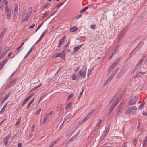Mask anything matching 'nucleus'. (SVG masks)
<instances>
[{
    "label": "nucleus",
    "instance_id": "nucleus-30",
    "mask_svg": "<svg viewBox=\"0 0 147 147\" xmlns=\"http://www.w3.org/2000/svg\"><path fill=\"white\" fill-rule=\"evenodd\" d=\"M119 46L118 45L116 46L115 49L114 50L113 52V53H117V52L118 51V50L119 49Z\"/></svg>",
    "mask_w": 147,
    "mask_h": 147
},
{
    "label": "nucleus",
    "instance_id": "nucleus-24",
    "mask_svg": "<svg viewBox=\"0 0 147 147\" xmlns=\"http://www.w3.org/2000/svg\"><path fill=\"white\" fill-rule=\"evenodd\" d=\"M101 122L102 120L101 119H99L98 121V122L97 123L95 126L98 127L99 128L100 126V125Z\"/></svg>",
    "mask_w": 147,
    "mask_h": 147
},
{
    "label": "nucleus",
    "instance_id": "nucleus-44",
    "mask_svg": "<svg viewBox=\"0 0 147 147\" xmlns=\"http://www.w3.org/2000/svg\"><path fill=\"white\" fill-rule=\"evenodd\" d=\"M74 96V94H69L67 98V100H69L71 98H72L73 96Z\"/></svg>",
    "mask_w": 147,
    "mask_h": 147
},
{
    "label": "nucleus",
    "instance_id": "nucleus-37",
    "mask_svg": "<svg viewBox=\"0 0 147 147\" xmlns=\"http://www.w3.org/2000/svg\"><path fill=\"white\" fill-rule=\"evenodd\" d=\"M21 121V117H20L15 123V126H17L18 124H19Z\"/></svg>",
    "mask_w": 147,
    "mask_h": 147
},
{
    "label": "nucleus",
    "instance_id": "nucleus-45",
    "mask_svg": "<svg viewBox=\"0 0 147 147\" xmlns=\"http://www.w3.org/2000/svg\"><path fill=\"white\" fill-rule=\"evenodd\" d=\"M5 29H4L0 34V37H2L4 34Z\"/></svg>",
    "mask_w": 147,
    "mask_h": 147
},
{
    "label": "nucleus",
    "instance_id": "nucleus-59",
    "mask_svg": "<svg viewBox=\"0 0 147 147\" xmlns=\"http://www.w3.org/2000/svg\"><path fill=\"white\" fill-rule=\"evenodd\" d=\"M92 71V70L91 69H89L88 70L87 75H89Z\"/></svg>",
    "mask_w": 147,
    "mask_h": 147
},
{
    "label": "nucleus",
    "instance_id": "nucleus-25",
    "mask_svg": "<svg viewBox=\"0 0 147 147\" xmlns=\"http://www.w3.org/2000/svg\"><path fill=\"white\" fill-rule=\"evenodd\" d=\"M7 59H5L4 61H3L1 64V67L0 69H1L3 66L4 64L7 62Z\"/></svg>",
    "mask_w": 147,
    "mask_h": 147
},
{
    "label": "nucleus",
    "instance_id": "nucleus-40",
    "mask_svg": "<svg viewBox=\"0 0 147 147\" xmlns=\"http://www.w3.org/2000/svg\"><path fill=\"white\" fill-rule=\"evenodd\" d=\"M119 59H119V58L116 59L114 61V62L113 63V64H114L116 65V64H117V63L119 61Z\"/></svg>",
    "mask_w": 147,
    "mask_h": 147
},
{
    "label": "nucleus",
    "instance_id": "nucleus-19",
    "mask_svg": "<svg viewBox=\"0 0 147 147\" xmlns=\"http://www.w3.org/2000/svg\"><path fill=\"white\" fill-rule=\"evenodd\" d=\"M109 129L108 128H107L106 129L104 132V135H103V138L105 137L107 135V134L109 132Z\"/></svg>",
    "mask_w": 147,
    "mask_h": 147
},
{
    "label": "nucleus",
    "instance_id": "nucleus-43",
    "mask_svg": "<svg viewBox=\"0 0 147 147\" xmlns=\"http://www.w3.org/2000/svg\"><path fill=\"white\" fill-rule=\"evenodd\" d=\"M144 102H143V103L141 104L139 107V109H142L144 105Z\"/></svg>",
    "mask_w": 147,
    "mask_h": 147
},
{
    "label": "nucleus",
    "instance_id": "nucleus-31",
    "mask_svg": "<svg viewBox=\"0 0 147 147\" xmlns=\"http://www.w3.org/2000/svg\"><path fill=\"white\" fill-rule=\"evenodd\" d=\"M71 103H68L66 106L65 109L66 110H68L70 108L71 106Z\"/></svg>",
    "mask_w": 147,
    "mask_h": 147
},
{
    "label": "nucleus",
    "instance_id": "nucleus-7",
    "mask_svg": "<svg viewBox=\"0 0 147 147\" xmlns=\"http://www.w3.org/2000/svg\"><path fill=\"white\" fill-rule=\"evenodd\" d=\"M30 14L28 13H26V15L25 16V18H24V19H22V22H23L24 21H27L28 20L29 18L30 17Z\"/></svg>",
    "mask_w": 147,
    "mask_h": 147
},
{
    "label": "nucleus",
    "instance_id": "nucleus-20",
    "mask_svg": "<svg viewBox=\"0 0 147 147\" xmlns=\"http://www.w3.org/2000/svg\"><path fill=\"white\" fill-rule=\"evenodd\" d=\"M145 72H139L136 76L135 77H140L142 75L144 74H145Z\"/></svg>",
    "mask_w": 147,
    "mask_h": 147
},
{
    "label": "nucleus",
    "instance_id": "nucleus-38",
    "mask_svg": "<svg viewBox=\"0 0 147 147\" xmlns=\"http://www.w3.org/2000/svg\"><path fill=\"white\" fill-rule=\"evenodd\" d=\"M143 60V58H141L137 64H138L139 66H140V65L142 63Z\"/></svg>",
    "mask_w": 147,
    "mask_h": 147
},
{
    "label": "nucleus",
    "instance_id": "nucleus-35",
    "mask_svg": "<svg viewBox=\"0 0 147 147\" xmlns=\"http://www.w3.org/2000/svg\"><path fill=\"white\" fill-rule=\"evenodd\" d=\"M123 74V73L122 72V71H121L119 74L117 75V78H119Z\"/></svg>",
    "mask_w": 147,
    "mask_h": 147
},
{
    "label": "nucleus",
    "instance_id": "nucleus-51",
    "mask_svg": "<svg viewBox=\"0 0 147 147\" xmlns=\"http://www.w3.org/2000/svg\"><path fill=\"white\" fill-rule=\"evenodd\" d=\"M47 95V94H43L40 97V101L42 100L44 97L46 96Z\"/></svg>",
    "mask_w": 147,
    "mask_h": 147
},
{
    "label": "nucleus",
    "instance_id": "nucleus-32",
    "mask_svg": "<svg viewBox=\"0 0 147 147\" xmlns=\"http://www.w3.org/2000/svg\"><path fill=\"white\" fill-rule=\"evenodd\" d=\"M7 52V51H6L5 52L2 53L1 54V55H0V59H1V58L4 57L5 56Z\"/></svg>",
    "mask_w": 147,
    "mask_h": 147
},
{
    "label": "nucleus",
    "instance_id": "nucleus-21",
    "mask_svg": "<svg viewBox=\"0 0 147 147\" xmlns=\"http://www.w3.org/2000/svg\"><path fill=\"white\" fill-rule=\"evenodd\" d=\"M5 5L4 7L6 13L11 12L10 10L9 9L8 5L7 4L6 5Z\"/></svg>",
    "mask_w": 147,
    "mask_h": 147
},
{
    "label": "nucleus",
    "instance_id": "nucleus-57",
    "mask_svg": "<svg viewBox=\"0 0 147 147\" xmlns=\"http://www.w3.org/2000/svg\"><path fill=\"white\" fill-rule=\"evenodd\" d=\"M136 142H137V140L136 139H134L133 140V145H135V146H136Z\"/></svg>",
    "mask_w": 147,
    "mask_h": 147
},
{
    "label": "nucleus",
    "instance_id": "nucleus-16",
    "mask_svg": "<svg viewBox=\"0 0 147 147\" xmlns=\"http://www.w3.org/2000/svg\"><path fill=\"white\" fill-rule=\"evenodd\" d=\"M7 104V103L1 109L0 111V113L1 114H2L4 111L5 108L6 107V106Z\"/></svg>",
    "mask_w": 147,
    "mask_h": 147
},
{
    "label": "nucleus",
    "instance_id": "nucleus-33",
    "mask_svg": "<svg viewBox=\"0 0 147 147\" xmlns=\"http://www.w3.org/2000/svg\"><path fill=\"white\" fill-rule=\"evenodd\" d=\"M125 32V30L124 29H123L122 31L120 32V35H121L122 36H123L124 35Z\"/></svg>",
    "mask_w": 147,
    "mask_h": 147
},
{
    "label": "nucleus",
    "instance_id": "nucleus-29",
    "mask_svg": "<svg viewBox=\"0 0 147 147\" xmlns=\"http://www.w3.org/2000/svg\"><path fill=\"white\" fill-rule=\"evenodd\" d=\"M123 108L122 106H119L118 107L117 110V111L121 112Z\"/></svg>",
    "mask_w": 147,
    "mask_h": 147
},
{
    "label": "nucleus",
    "instance_id": "nucleus-52",
    "mask_svg": "<svg viewBox=\"0 0 147 147\" xmlns=\"http://www.w3.org/2000/svg\"><path fill=\"white\" fill-rule=\"evenodd\" d=\"M90 27L92 29H94L95 28H96V25L95 24L92 25H91Z\"/></svg>",
    "mask_w": 147,
    "mask_h": 147
},
{
    "label": "nucleus",
    "instance_id": "nucleus-63",
    "mask_svg": "<svg viewBox=\"0 0 147 147\" xmlns=\"http://www.w3.org/2000/svg\"><path fill=\"white\" fill-rule=\"evenodd\" d=\"M35 26V24L34 23L33 24H32L29 28L30 29H31L32 28H34Z\"/></svg>",
    "mask_w": 147,
    "mask_h": 147
},
{
    "label": "nucleus",
    "instance_id": "nucleus-26",
    "mask_svg": "<svg viewBox=\"0 0 147 147\" xmlns=\"http://www.w3.org/2000/svg\"><path fill=\"white\" fill-rule=\"evenodd\" d=\"M33 46H32L31 48L28 51V52L27 54H26V55H25V56L24 57V59L32 51V49H33Z\"/></svg>",
    "mask_w": 147,
    "mask_h": 147
},
{
    "label": "nucleus",
    "instance_id": "nucleus-13",
    "mask_svg": "<svg viewBox=\"0 0 147 147\" xmlns=\"http://www.w3.org/2000/svg\"><path fill=\"white\" fill-rule=\"evenodd\" d=\"M121 100V96H119L116 99V101L115 102L114 104L113 105L115 107L116 105Z\"/></svg>",
    "mask_w": 147,
    "mask_h": 147
},
{
    "label": "nucleus",
    "instance_id": "nucleus-46",
    "mask_svg": "<svg viewBox=\"0 0 147 147\" xmlns=\"http://www.w3.org/2000/svg\"><path fill=\"white\" fill-rule=\"evenodd\" d=\"M43 23V22H42L41 24H40L38 26V27L37 28L36 30V31H35V32H36L41 27L42 25V24Z\"/></svg>",
    "mask_w": 147,
    "mask_h": 147
},
{
    "label": "nucleus",
    "instance_id": "nucleus-5",
    "mask_svg": "<svg viewBox=\"0 0 147 147\" xmlns=\"http://www.w3.org/2000/svg\"><path fill=\"white\" fill-rule=\"evenodd\" d=\"M15 82V79L10 81L8 84H7L5 87V88L7 89L10 88L13 84Z\"/></svg>",
    "mask_w": 147,
    "mask_h": 147
},
{
    "label": "nucleus",
    "instance_id": "nucleus-23",
    "mask_svg": "<svg viewBox=\"0 0 147 147\" xmlns=\"http://www.w3.org/2000/svg\"><path fill=\"white\" fill-rule=\"evenodd\" d=\"M7 15V19L9 21V20L11 16V12L6 13Z\"/></svg>",
    "mask_w": 147,
    "mask_h": 147
},
{
    "label": "nucleus",
    "instance_id": "nucleus-28",
    "mask_svg": "<svg viewBox=\"0 0 147 147\" xmlns=\"http://www.w3.org/2000/svg\"><path fill=\"white\" fill-rule=\"evenodd\" d=\"M35 100L34 99H33L31 100L29 102V104L27 105V108H28L30 107V105L32 104Z\"/></svg>",
    "mask_w": 147,
    "mask_h": 147
},
{
    "label": "nucleus",
    "instance_id": "nucleus-11",
    "mask_svg": "<svg viewBox=\"0 0 147 147\" xmlns=\"http://www.w3.org/2000/svg\"><path fill=\"white\" fill-rule=\"evenodd\" d=\"M83 45V44H82L80 45H79L76 47H74V49L75 51V52H76L79 50L80 49Z\"/></svg>",
    "mask_w": 147,
    "mask_h": 147
},
{
    "label": "nucleus",
    "instance_id": "nucleus-34",
    "mask_svg": "<svg viewBox=\"0 0 147 147\" xmlns=\"http://www.w3.org/2000/svg\"><path fill=\"white\" fill-rule=\"evenodd\" d=\"M49 13V11H47L46 13H45L43 16H42V18H43L47 16Z\"/></svg>",
    "mask_w": 147,
    "mask_h": 147
},
{
    "label": "nucleus",
    "instance_id": "nucleus-54",
    "mask_svg": "<svg viewBox=\"0 0 147 147\" xmlns=\"http://www.w3.org/2000/svg\"><path fill=\"white\" fill-rule=\"evenodd\" d=\"M32 11V8H30L28 9L27 12V13H28L30 14L31 13Z\"/></svg>",
    "mask_w": 147,
    "mask_h": 147
},
{
    "label": "nucleus",
    "instance_id": "nucleus-2",
    "mask_svg": "<svg viewBox=\"0 0 147 147\" xmlns=\"http://www.w3.org/2000/svg\"><path fill=\"white\" fill-rule=\"evenodd\" d=\"M137 108L135 106L128 107L126 109V113L128 114H134L136 112Z\"/></svg>",
    "mask_w": 147,
    "mask_h": 147
},
{
    "label": "nucleus",
    "instance_id": "nucleus-3",
    "mask_svg": "<svg viewBox=\"0 0 147 147\" xmlns=\"http://www.w3.org/2000/svg\"><path fill=\"white\" fill-rule=\"evenodd\" d=\"M95 111V110L94 109H92L89 113L85 117V118L82 121V122L84 123L89 119L91 116Z\"/></svg>",
    "mask_w": 147,
    "mask_h": 147
},
{
    "label": "nucleus",
    "instance_id": "nucleus-49",
    "mask_svg": "<svg viewBox=\"0 0 147 147\" xmlns=\"http://www.w3.org/2000/svg\"><path fill=\"white\" fill-rule=\"evenodd\" d=\"M47 119H48V117H45L44 118H43L44 120L43 121V124H44L46 122Z\"/></svg>",
    "mask_w": 147,
    "mask_h": 147
},
{
    "label": "nucleus",
    "instance_id": "nucleus-6",
    "mask_svg": "<svg viewBox=\"0 0 147 147\" xmlns=\"http://www.w3.org/2000/svg\"><path fill=\"white\" fill-rule=\"evenodd\" d=\"M66 39V36H64L60 40L59 43L58 47H60L64 42Z\"/></svg>",
    "mask_w": 147,
    "mask_h": 147
},
{
    "label": "nucleus",
    "instance_id": "nucleus-58",
    "mask_svg": "<svg viewBox=\"0 0 147 147\" xmlns=\"http://www.w3.org/2000/svg\"><path fill=\"white\" fill-rule=\"evenodd\" d=\"M17 16L13 15V21L14 22H15L16 19L17 18Z\"/></svg>",
    "mask_w": 147,
    "mask_h": 147
},
{
    "label": "nucleus",
    "instance_id": "nucleus-47",
    "mask_svg": "<svg viewBox=\"0 0 147 147\" xmlns=\"http://www.w3.org/2000/svg\"><path fill=\"white\" fill-rule=\"evenodd\" d=\"M84 91V89H82L81 92L80 93L78 97V99H80V98L81 97L82 95V94L83 92Z\"/></svg>",
    "mask_w": 147,
    "mask_h": 147
},
{
    "label": "nucleus",
    "instance_id": "nucleus-12",
    "mask_svg": "<svg viewBox=\"0 0 147 147\" xmlns=\"http://www.w3.org/2000/svg\"><path fill=\"white\" fill-rule=\"evenodd\" d=\"M140 66L138 64H136L135 66L134 67V68L133 69L131 73V74H132L134 73H135L136 70L138 69V68Z\"/></svg>",
    "mask_w": 147,
    "mask_h": 147
},
{
    "label": "nucleus",
    "instance_id": "nucleus-61",
    "mask_svg": "<svg viewBox=\"0 0 147 147\" xmlns=\"http://www.w3.org/2000/svg\"><path fill=\"white\" fill-rule=\"evenodd\" d=\"M18 8L17 5H16L15 7L14 8V11L18 12Z\"/></svg>",
    "mask_w": 147,
    "mask_h": 147
},
{
    "label": "nucleus",
    "instance_id": "nucleus-22",
    "mask_svg": "<svg viewBox=\"0 0 147 147\" xmlns=\"http://www.w3.org/2000/svg\"><path fill=\"white\" fill-rule=\"evenodd\" d=\"M11 93V92H9L5 96V98H3V102H4L5 100H6L8 97L10 95Z\"/></svg>",
    "mask_w": 147,
    "mask_h": 147
},
{
    "label": "nucleus",
    "instance_id": "nucleus-9",
    "mask_svg": "<svg viewBox=\"0 0 147 147\" xmlns=\"http://www.w3.org/2000/svg\"><path fill=\"white\" fill-rule=\"evenodd\" d=\"M62 54L61 53H57L54 54L53 56V57L56 58L58 57L61 56V57L63 58L64 56V55H63L62 56Z\"/></svg>",
    "mask_w": 147,
    "mask_h": 147
},
{
    "label": "nucleus",
    "instance_id": "nucleus-50",
    "mask_svg": "<svg viewBox=\"0 0 147 147\" xmlns=\"http://www.w3.org/2000/svg\"><path fill=\"white\" fill-rule=\"evenodd\" d=\"M114 107L115 106L113 105H111L109 111L110 112H111L112 111Z\"/></svg>",
    "mask_w": 147,
    "mask_h": 147
},
{
    "label": "nucleus",
    "instance_id": "nucleus-60",
    "mask_svg": "<svg viewBox=\"0 0 147 147\" xmlns=\"http://www.w3.org/2000/svg\"><path fill=\"white\" fill-rule=\"evenodd\" d=\"M0 9L1 10H3V8L2 3L1 2H0Z\"/></svg>",
    "mask_w": 147,
    "mask_h": 147
},
{
    "label": "nucleus",
    "instance_id": "nucleus-14",
    "mask_svg": "<svg viewBox=\"0 0 147 147\" xmlns=\"http://www.w3.org/2000/svg\"><path fill=\"white\" fill-rule=\"evenodd\" d=\"M90 6H92V5H90L88 6H86V7H85V8H84L80 12V13H85L86 10Z\"/></svg>",
    "mask_w": 147,
    "mask_h": 147
},
{
    "label": "nucleus",
    "instance_id": "nucleus-55",
    "mask_svg": "<svg viewBox=\"0 0 147 147\" xmlns=\"http://www.w3.org/2000/svg\"><path fill=\"white\" fill-rule=\"evenodd\" d=\"M135 49H134L129 54L130 55V57L131 55H134L135 53H134V51Z\"/></svg>",
    "mask_w": 147,
    "mask_h": 147
},
{
    "label": "nucleus",
    "instance_id": "nucleus-42",
    "mask_svg": "<svg viewBox=\"0 0 147 147\" xmlns=\"http://www.w3.org/2000/svg\"><path fill=\"white\" fill-rule=\"evenodd\" d=\"M99 129V127H98L96 126H95L94 130V131L95 132V134H96L98 131Z\"/></svg>",
    "mask_w": 147,
    "mask_h": 147
},
{
    "label": "nucleus",
    "instance_id": "nucleus-56",
    "mask_svg": "<svg viewBox=\"0 0 147 147\" xmlns=\"http://www.w3.org/2000/svg\"><path fill=\"white\" fill-rule=\"evenodd\" d=\"M120 113H121L120 112L116 111V114L115 115V117L116 118H117L118 117Z\"/></svg>",
    "mask_w": 147,
    "mask_h": 147
},
{
    "label": "nucleus",
    "instance_id": "nucleus-53",
    "mask_svg": "<svg viewBox=\"0 0 147 147\" xmlns=\"http://www.w3.org/2000/svg\"><path fill=\"white\" fill-rule=\"evenodd\" d=\"M41 111V109H40L38 110V111H37L36 112V115H39V114H40V112Z\"/></svg>",
    "mask_w": 147,
    "mask_h": 147
},
{
    "label": "nucleus",
    "instance_id": "nucleus-39",
    "mask_svg": "<svg viewBox=\"0 0 147 147\" xmlns=\"http://www.w3.org/2000/svg\"><path fill=\"white\" fill-rule=\"evenodd\" d=\"M22 49L21 48V47H19L17 48V49H16V51H17V52L16 53V54L18 53L19 52L21 51L22 50Z\"/></svg>",
    "mask_w": 147,
    "mask_h": 147
},
{
    "label": "nucleus",
    "instance_id": "nucleus-48",
    "mask_svg": "<svg viewBox=\"0 0 147 147\" xmlns=\"http://www.w3.org/2000/svg\"><path fill=\"white\" fill-rule=\"evenodd\" d=\"M117 70H115L111 74V75L114 77L116 73H117Z\"/></svg>",
    "mask_w": 147,
    "mask_h": 147
},
{
    "label": "nucleus",
    "instance_id": "nucleus-4",
    "mask_svg": "<svg viewBox=\"0 0 147 147\" xmlns=\"http://www.w3.org/2000/svg\"><path fill=\"white\" fill-rule=\"evenodd\" d=\"M138 97L136 96H134L129 102V105L135 104L137 102Z\"/></svg>",
    "mask_w": 147,
    "mask_h": 147
},
{
    "label": "nucleus",
    "instance_id": "nucleus-10",
    "mask_svg": "<svg viewBox=\"0 0 147 147\" xmlns=\"http://www.w3.org/2000/svg\"><path fill=\"white\" fill-rule=\"evenodd\" d=\"M33 94H31V95L28 97L25 100H23L22 104V106L24 105L26 102L31 98Z\"/></svg>",
    "mask_w": 147,
    "mask_h": 147
},
{
    "label": "nucleus",
    "instance_id": "nucleus-17",
    "mask_svg": "<svg viewBox=\"0 0 147 147\" xmlns=\"http://www.w3.org/2000/svg\"><path fill=\"white\" fill-rule=\"evenodd\" d=\"M71 117V115L70 114L67 115L64 118V121L62 123V125L66 121H67L68 119L70 118Z\"/></svg>",
    "mask_w": 147,
    "mask_h": 147
},
{
    "label": "nucleus",
    "instance_id": "nucleus-8",
    "mask_svg": "<svg viewBox=\"0 0 147 147\" xmlns=\"http://www.w3.org/2000/svg\"><path fill=\"white\" fill-rule=\"evenodd\" d=\"M10 137L9 135H8L3 140V142H4V145H6L8 142V139Z\"/></svg>",
    "mask_w": 147,
    "mask_h": 147
},
{
    "label": "nucleus",
    "instance_id": "nucleus-41",
    "mask_svg": "<svg viewBox=\"0 0 147 147\" xmlns=\"http://www.w3.org/2000/svg\"><path fill=\"white\" fill-rule=\"evenodd\" d=\"M12 52H9L8 55V57H11V58H13L15 56L14 55H13L12 57H11V56L12 55Z\"/></svg>",
    "mask_w": 147,
    "mask_h": 147
},
{
    "label": "nucleus",
    "instance_id": "nucleus-15",
    "mask_svg": "<svg viewBox=\"0 0 147 147\" xmlns=\"http://www.w3.org/2000/svg\"><path fill=\"white\" fill-rule=\"evenodd\" d=\"M113 76H112L111 75L108 78L107 80L106 81L105 84H107L108 83H109L112 79V78H113Z\"/></svg>",
    "mask_w": 147,
    "mask_h": 147
},
{
    "label": "nucleus",
    "instance_id": "nucleus-18",
    "mask_svg": "<svg viewBox=\"0 0 147 147\" xmlns=\"http://www.w3.org/2000/svg\"><path fill=\"white\" fill-rule=\"evenodd\" d=\"M78 28L76 26L74 27L71 28L70 29L69 31L71 32H74L77 30Z\"/></svg>",
    "mask_w": 147,
    "mask_h": 147
},
{
    "label": "nucleus",
    "instance_id": "nucleus-27",
    "mask_svg": "<svg viewBox=\"0 0 147 147\" xmlns=\"http://www.w3.org/2000/svg\"><path fill=\"white\" fill-rule=\"evenodd\" d=\"M64 3V2H63L58 5L56 6V7L57 8V10L61 6L63 5Z\"/></svg>",
    "mask_w": 147,
    "mask_h": 147
},
{
    "label": "nucleus",
    "instance_id": "nucleus-62",
    "mask_svg": "<svg viewBox=\"0 0 147 147\" xmlns=\"http://www.w3.org/2000/svg\"><path fill=\"white\" fill-rule=\"evenodd\" d=\"M46 32H45L43 33L42 35H41L40 37V39H41L42 37L45 34Z\"/></svg>",
    "mask_w": 147,
    "mask_h": 147
},
{
    "label": "nucleus",
    "instance_id": "nucleus-64",
    "mask_svg": "<svg viewBox=\"0 0 147 147\" xmlns=\"http://www.w3.org/2000/svg\"><path fill=\"white\" fill-rule=\"evenodd\" d=\"M78 135V134H75L72 137L74 139V140L75 138H76Z\"/></svg>",
    "mask_w": 147,
    "mask_h": 147
},
{
    "label": "nucleus",
    "instance_id": "nucleus-1",
    "mask_svg": "<svg viewBox=\"0 0 147 147\" xmlns=\"http://www.w3.org/2000/svg\"><path fill=\"white\" fill-rule=\"evenodd\" d=\"M83 70H80L77 74L78 78L79 79L84 78L86 77V68L84 66L83 67Z\"/></svg>",
    "mask_w": 147,
    "mask_h": 147
},
{
    "label": "nucleus",
    "instance_id": "nucleus-36",
    "mask_svg": "<svg viewBox=\"0 0 147 147\" xmlns=\"http://www.w3.org/2000/svg\"><path fill=\"white\" fill-rule=\"evenodd\" d=\"M72 79L73 80H75L76 78V75L74 73H73L72 74Z\"/></svg>",
    "mask_w": 147,
    "mask_h": 147
}]
</instances>
